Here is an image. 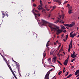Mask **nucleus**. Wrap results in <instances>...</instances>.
<instances>
[{"instance_id":"nucleus-3","label":"nucleus","mask_w":79,"mask_h":79,"mask_svg":"<svg viewBox=\"0 0 79 79\" xmlns=\"http://www.w3.org/2000/svg\"><path fill=\"white\" fill-rule=\"evenodd\" d=\"M73 40H71V41L70 43V44L69 45V49H68V52H70V50H71V48H72V47H73Z\"/></svg>"},{"instance_id":"nucleus-12","label":"nucleus","mask_w":79,"mask_h":79,"mask_svg":"<svg viewBox=\"0 0 79 79\" xmlns=\"http://www.w3.org/2000/svg\"><path fill=\"white\" fill-rule=\"evenodd\" d=\"M7 64L9 68V69H10V71L12 70V69H11V66H10V64H8V63Z\"/></svg>"},{"instance_id":"nucleus-45","label":"nucleus","mask_w":79,"mask_h":79,"mask_svg":"<svg viewBox=\"0 0 79 79\" xmlns=\"http://www.w3.org/2000/svg\"><path fill=\"white\" fill-rule=\"evenodd\" d=\"M51 14H49V15H48V18H49V17H50V16H51Z\"/></svg>"},{"instance_id":"nucleus-13","label":"nucleus","mask_w":79,"mask_h":79,"mask_svg":"<svg viewBox=\"0 0 79 79\" xmlns=\"http://www.w3.org/2000/svg\"><path fill=\"white\" fill-rule=\"evenodd\" d=\"M34 13V15H35V16H38L39 17V16H40V14H35V12H33Z\"/></svg>"},{"instance_id":"nucleus-38","label":"nucleus","mask_w":79,"mask_h":79,"mask_svg":"<svg viewBox=\"0 0 79 79\" xmlns=\"http://www.w3.org/2000/svg\"><path fill=\"white\" fill-rule=\"evenodd\" d=\"M48 61H51V59L50 58L48 59Z\"/></svg>"},{"instance_id":"nucleus-7","label":"nucleus","mask_w":79,"mask_h":79,"mask_svg":"<svg viewBox=\"0 0 79 79\" xmlns=\"http://www.w3.org/2000/svg\"><path fill=\"white\" fill-rule=\"evenodd\" d=\"M56 57H54L52 59V62H53L54 61V63H55L56 61Z\"/></svg>"},{"instance_id":"nucleus-51","label":"nucleus","mask_w":79,"mask_h":79,"mask_svg":"<svg viewBox=\"0 0 79 79\" xmlns=\"http://www.w3.org/2000/svg\"><path fill=\"white\" fill-rule=\"evenodd\" d=\"M14 76L15 77L16 79H18V78H17V77H16V76L15 75V76Z\"/></svg>"},{"instance_id":"nucleus-35","label":"nucleus","mask_w":79,"mask_h":79,"mask_svg":"<svg viewBox=\"0 0 79 79\" xmlns=\"http://www.w3.org/2000/svg\"><path fill=\"white\" fill-rule=\"evenodd\" d=\"M29 76V74L28 73H27L26 74V76H27V77Z\"/></svg>"},{"instance_id":"nucleus-18","label":"nucleus","mask_w":79,"mask_h":79,"mask_svg":"<svg viewBox=\"0 0 79 79\" xmlns=\"http://www.w3.org/2000/svg\"><path fill=\"white\" fill-rule=\"evenodd\" d=\"M61 29H65V28H64V26H63V25H61Z\"/></svg>"},{"instance_id":"nucleus-28","label":"nucleus","mask_w":79,"mask_h":79,"mask_svg":"<svg viewBox=\"0 0 79 79\" xmlns=\"http://www.w3.org/2000/svg\"><path fill=\"white\" fill-rule=\"evenodd\" d=\"M62 73V72L60 71L58 73V75H60V74H61V73Z\"/></svg>"},{"instance_id":"nucleus-4","label":"nucleus","mask_w":79,"mask_h":79,"mask_svg":"<svg viewBox=\"0 0 79 79\" xmlns=\"http://www.w3.org/2000/svg\"><path fill=\"white\" fill-rule=\"evenodd\" d=\"M50 75V73H47L45 77V79H48V76H49V75Z\"/></svg>"},{"instance_id":"nucleus-54","label":"nucleus","mask_w":79,"mask_h":79,"mask_svg":"<svg viewBox=\"0 0 79 79\" xmlns=\"http://www.w3.org/2000/svg\"><path fill=\"white\" fill-rule=\"evenodd\" d=\"M63 35H64V34H62L61 35L62 38L63 37Z\"/></svg>"},{"instance_id":"nucleus-46","label":"nucleus","mask_w":79,"mask_h":79,"mask_svg":"<svg viewBox=\"0 0 79 79\" xmlns=\"http://www.w3.org/2000/svg\"><path fill=\"white\" fill-rule=\"evenodd\" d=\"M42 1L41 0H40V4H41V3H42Z\"/></svg>"},{"instance_id":"nucleus-47","label":"nucleus","mask_w":79,"mask_h":79,"mask_svg":"<svg viewBox=\"0 0 79 79\" xmlns=\"http://www.w3.org/2000/svg\"><path fill=\"white\" fill-rule=\"evenodd\" d=\"M74 67L73 66H72V67L71 68V69H72V68H74Z\"/></svg>"},{"instance_id":"nucleus-11","label":"nucleus","mask_w":79,"mask_h":79,"mask_svg":"<svg viewBox=\"0 0 79 79\" xmlns=\"http://www.w3.org/2000/svg\"><path fill=\"white\" fill-rule=\"evenodd\" d=\"M67 6L68 7L69 9H72V7H71V6L69 4H67Z\"/></svg>"},{"instance_id":"nucleus-26","label":"nucleus","mask_w":79,"mask_h":79,"mask_svg":"<svg viewBox=\"0 0 79 79\" xmlns=\"http://www.w3.org/2000/svg\"><path fill=\"white\" fill-rule=\"evenodd\" d=\"M60 20H59V19H58V20H57L56 21V23H60Z\"/></svg>"},{"instance_id":"nucleus-41","label":"nucleus","mask_w":79,"mask_h":79,"mask_svg":"<svg viewBox=\"0 0 79 79\" xmlns=\"http://www.w3.org/2000/svg\"><path fill=\"white\" fill-rule=\"evenodd\" d=\"M56 8V6H54L53 7V9L54 10V9H55Z\"/></svg>"},{"instance_id":"nucleus-40","label":"nucleus","mask_w":79,"mask_h":79,"mask_svg":"<svg viewBox=\"0 0 79 79\" xmlns=\"http://www.w3.org/2000/svg\"><path fill=\"white\" fill-rule=\"evenodd\" d=\"M56 29H59V27L58 26H56Z\"/></svg>"},{"instance_id":"nucleus-36","label":"nucleus","mask_w":79,"mask_h":79,"mask_svg":"<svg viewBox=\"0 0 79 79\" xmlns=\"http://www.w3.org/2000/svg\"><path fill=\"white\" fill-rule=\"evenodd\" d=\"M44 11H46V10H45V9H43L42 11V13H43Z\"/></svg>"},{"instance_id":"nucleus-57","label":"nucleus","mask_w":79,"mask_h":79,"mask_svg":"<svg viewBox=\"0 0 79 79\" xmlns=\"http://www.w3.org/2000/svg\"><path fill=\"white\" fill-rule=\"evenodd\" d=\"M41 10H44V9L41 7Z\"/></svg>"},{"instance_id":"nucleus-37","label":"nucleus","mask_w":79,"mask_h":79,"mask_svg":"<svg viewBox=\"0 0 79 79\" xmlns=\"http://www.w3.org/2000/svg\"><path fill=\"white\" fill-rule=\"evenodd\" d=\"M33 6H35V7L37 6L36 5V4H35V3L33 4Z\"/></svg>"},{"instance_id":"nucleus-1","label":"nucleus","mask_w":79,"mask_h":79,"mask_svg":"<svg viewBox=\"0 0 79 79\" xmlns=\"http://www.w3.org/2000/svg\"><path fill=\"white\" fill-rule=\"evenodd\" d=\"M41 20H42V22L43 23V24H42V26H47V24H49V26L51 28V31H54V32H56V31H57L56 34L57 35H58L59 34H60V33H61V32L63 31V30H60V29H58L57 30L56 29V28L55 27H52V24L49 23L43 19H42Z\"/></svg>"},{"instance_id":"nucleus-43","label":"nucleus","mask_w":79,"mask_h":79,"mask_svg":"<svg viewBox=\"0 0 79 79\" xmlns=\"http://www.w3.org/2000/svg\"><path fill=\"white\" fill-rule=\"evenodd\" d=\"M69 57H68L65 60L67 61H68V60H69Z\"/></svg>"},{"instance_id":"nucleus-2","label":"nucleus","mask_w":79,"mask_h":79,"mask_svg":"<svg viewBox=\"0 0 79 79\" xmlns=\"http://www.w3.org/2000/svg\"><path fill=\"white\" fill-rule=\"evenodd\" d=\"M64 26H68V27H72L73 26L75 25V23L74 22H73L71 24H64Z\"/></svg>"},{"instance_id":"nucleus-22","label":"nucleus","mask_w":79,"mask_h":79,"mask_svg":"<svg viewBox=\"0 0 79 79\" xmlns=\"http://www.w3.org/2000/svg\"><path fill=\"white\" fill-rule=\"evenodd\" d=\"M45 56H46V53H45V52H44V54H43V56L44 58H45Z\"/></svg>"},{"instance_id":"nucleus-33","label":"nucleus","mask_w":79,"mask_h":79,"mask_svg":"<svg viewBox=\"0 0 79 79\" xmlns=\"http://www.w3.org/2000/svg\"><path fill=\"white\" fill-rule=\"evenodd\" d=\"M42 3H41V4H40V6H39V7H41L42 6Z\"/></svg>"},{"instance_id":"nucleus-64","label":"nucleus","mask_w":79,"mask_h":79,"mask_svg":"<svg viewBox=\"0 0 79 79\" xmlns=\"http://www.w3.org/2000/svg\"><path fill=\"white\" fill-rule=\"evenodd\" d=\"M73 61H74V60H72L71 61V62H73Z\"/></svg>"},{"instance_id":"nucleus-49","label":"nucleus","mask_w":79,"mask_h":79,"mask_svg":"<svg viewBox=\"0 0 79 79\" xmlns=\"http://www.w3.org/2000/svg\"><path fill=\"white\" fill-rule=\"evenodd\" d=\"M66 30L65 29L64 31H63V32H64V33H66Z\"/></svg>"},{"instance_id":"nucleus-9","label":"nucleus","mask_w":79,"mask_h":79,"mask_svg":"<svg viewBox=\"0 0 79 79\" xmlns=\"http://www.w3.org/2000/svg\"><path fill=\"white\" fill-rule=\"evenodd\" d=\"M72 9H69V14H71L72 13V10H71Z\"/></svg>"},{"instance_id":"nucleus-23","label":"nucleus","mask_w":79,"mask_h":79,"mask_svg":"<svg viewBox=\"0 0 79 79\" xmlns=\"http://www.w3.org/2000/svg\"><path fill=\"white\" fill-rule=\"evenodd\" d=\"M48 42H50V41H48V42L47 43V44H46V47H48Z\"/></svg>"},{"instance_id":"nucleus-63","label":"nucleus","mask_w":79,"mask_h":79,"mask_svg":"<svg viewBox=\"0 0 79 79\" xmlns=\"http://www.w3.org/2000/svg\"><path fill=\"white\" fill-rule=\"evenodd\" d=\"M79 76V74H78V75H77L76 76V77H78V76Z\"/></svg>"},{"instance_id":"nucleus-34","label":"nucleus","mask_w":79,"mask_h":79,"mask_svg":"<svg viewBox=\"0 0 79 79\" xmlns=\"http://www.w3.org/2000/svg\"><path fill=\"white\" fill-rule=\"evenodd\" d=\"M68 35H67L66 37V40H67V39H68Z\"/></svg>"},{"instance_id":"nucleus-42","label":"nucleus","mask_w":79,"mask_h":79,"mask_svg":"<svg viewBox=\"0 0 79 79\" xmlns=\"http://www.w3.org/2000/svg\"><path fill=\"white\" fill-rule=\"evenodd\" d=\"M35 12H36V13H39V11H38L37 10H35Z\"/></svg>"},{"instance_id":"nucleus-10","label":"nucleus","mask_w":79,"mask_h":79,"mask_svg":"<svg viewBox=\"0 0 79 79\" xmlns=\"http://www.w3.org/2000/svg\"><path fill=\"white\" fill-rule=\"evenodd\" d=\"M76 34L74 33L72 35H70V37H72V38H74V36H76Z\"/></svg>"},{"instance_id":"nucleus-32","label":"nucleus","mask_w":79,"mask_h":79,"mask_svg":"<svg viewBox=\"0 0 79 79\" xmlns=\"http://www.w3.org/2000/svg\"><path fill=\"white\" fill-rule=\"evenodd\" d=\"M60 23H64V22H63V20H61L60 22Z\"/></svg>"},{"instance_id":"nucleus-14","label":"nucleus","mask_w":79,"mask_h":79,"mask_svg":"<svg viewBox=\"0 0 79 79\" xmlns=\"http://www.w3.org/2000/svg\"><path fill=\"white\" fill-rule=\"evenodd\" d=\"M16 66H17V67H18V68H19V66H20V65H19V64L18 63H17L16 64Z\"/></svg>"},{"instance_id":"nucleus-25","label":"nucleus","mask_w":79,"mask_h":79,"mask_svg":"<svg viewBox=\"0 0 79 79\" xmlns=\"http://www.w3.org/2000/svg\"><path fill=\"white\" fill-rule=\"evenodd\" d=\"M76 57H77V56H76V55H74L73 56V57H72V58H76Z\"/></svg>"},{"instance_id":"nucleus-20","label":"nucleus","mask_w":79,"mask_h":79,"mask_svg":"<svg viewBox=\"0 0 79 79\" xmlns=\"http://www.w3.org/2000/svg\"><path fill=\"white\" fill-rule=\"evenodd\" d=\"M58 63H59V64H60V65H61V66H63V65L62 64H61V62H60L58 60H57Z\"/></svg>"},{"instance_id":"nucleus-29","label":"nucleus","mask_w":79,"mask_h":79,"mask_svg":"<svg viewBox=\"0 0 79 79\" xmlns=\"http://www.w3.org/2000/svg\"><path fill=\"white\" fill-rule=\"evenodd\" d=\"M68 1H66L64 2V3H63V5H64V4H65L66 3H68Z\"/></svg>"},{"instance_id":"nucleus-30","label":"nucleus","mask_w":79,"mask_h":79,"mask_svg":"<svg viewBox=\"0 0 79 79\" xmlns=\"http://www.w3.org/2000/svg\"><path fill=\"white\" fill-rule=\"evenodd\" d=\"M68 74H69V72L68 71L67 72V74L66 75H65V77H66V76H67V75H68Z\"/></svg>"},{"instance_id":"nucleus-5","label":"nucleus","mask_w":79,"mask_h":79,"mask_svg":"<svg viewBox=\"0 0 79 79\" xmlns=\"http://www.w3.org/2000/svg\"><path fill=\"white\" fill-rule=\"evenodd\" d=\"M1 55L2 56V57L3 58V59H4V60L5 61V62L6 63V64H7L8 63V62H7V60H6V58H5V57H4V56H3V55H2L1 54V53H0Z\"/></svg>"},{"instance_id":"nucleus-53","label":"nucleus","mask_w":79,"mask_h":79,"mask_svg":"<svg viewBox=\"0 0 79 79\" xmlns=\"http://www.w3.org/2000/svg\"><path fill=\"white\" fill-rule=\"evenodd\" d=\"M60 47H59V46L58 47V48L57 49L56 51H57V50H59V48H60Z\"/></svg>"},{"instance_id":"nucleus-59","label":"nucleus","mask_w":79,"mask_h":79,"mask_svg":"<svg viewBox=\"0 0 79 79\" xmlns=\"http://www.w3.org/2000/svg\"><path fill=\"white\" fill-rule=\"evenodd\" d=\"M57 37L58 39H59V38H60V36H59L58 35V36H57Z\"/></svg>"},{"instance_id":"nucleus-50","label":"nucleus","mask_w":79,"mask_h":79,"mask_svg":"<svg viewBox=\"0 0 79 79\" xmlns=\"http://www.w3.org/2000/svg\"><path fill=\"white\" fill-rule=\"evenodd\" d=\"M67 40H66V39H65H65H63V40L64 41V42H66V41Z\"/></svg>"},{"instance_id":"nucleus-56","label":"nucleus","mask_w":79,"mask_h":79,"mask_svg":"<svg viewBox=\"0 0 79 79\" xmlns=\"http://www.w3.org/2000/svg\"><path fill=\"white\" fill-rule=\"evenodd\" d=\"M61 52V49L59 51V53H60Z\"/></svg>"},{"instance_id":"nucleus-6","label":"nucleus","mask_w":79,"mask_h":79,"mask_svg":"<svg viewBox=\"0 0 79 79\" xmlns=\"http://www.w3.org/2000/svg\"><path fill=\"white\" fill-rule=\"evenodd\" d=\"M68 61H67V60H65L64 63V65L65 66H66L67 64H68Z\"/></svg>"},{"instance_id":"nucleus-15","label":"nucleus","mask_w":79,"mask_h":79,"mask_svg":"<svg viewBox=\"0 0 79 79\" xmlns=\"http://www.w3.org/2000/svg\"><path fill=\"white\" fill-rule=\"evenodd\" d=\"M58 18H57L58 19H59V20H61V15H60L58 16Z\"/></svg>"},{"instance_id":"nucleus-8","label":"nucleus","mask_w":79,"mask_h":79,"mask_svg":"<svg viewBox=\"0 0 79 79\" xmlns=\"http://www.w3.org/2000/svg\"><path fill=\"white\" fill-rule=\"evenodd\" d=\"M79 73V70H77L75 73V75H77Z\"/></svg>"},{"instance_id":"nucleus-60","label":"nucleus","mask_w":79,"mask_h":79,"mask_svg":"<svg viewBox=\"0 0 79 79\" xmlns=\"http://www.w3.org/2000/svg\"><path fill=\"white\" fill-rule=\"evenodd\" d=\"M54 44L55 45H56V43L54 42Z\"/></svg>"},{"instance_id":"nucleus-16","label":"nucleus","mask_w":79,"mask_h":79,"mask_svg":"<svg viewBox=\"0 0 79 79\" xmlns=\"http://www.w3.org/2000/svg\"><path fill=\"white\" fill-rule=\"evenodd\" d=\"M73 76V75L70 74V75H69V76H67V78H70V77H71V76Z\"/></svg>"},{"instance_id":"nucleus-39","label":"nucleus","mask_w":79,"mask_h":79,"mask_svg":"<svg viewBox=\"0 0 79 79\" xmlns=\"http://www.w3.org/2000/svg\"><path fill=\"white\" fill-rule=\"evenodd\" d=\"M37 8H38V10H41V8L40 7H39V8H38V7H37Z\"/></svg>"},{"instance_id":"nucleus-61","label":"nucleus","mask_w":79,"mask_h":79,"mask_svg":"<svg viewBox=\"0 0 79 79\" xmlns=\"http://www.w3.org/2000/svg\"><path fill=\"white\" fill-rule=\"evenodd\" d=\"M6 16H8V14H6Z\"/></svg>"},{"instance_id":"nucleus-44","label":"nucleus","mask_w":79,"mask_h":79,"mask_svg":"<svg viewBox=\"0 0 79 79\" xmlns=\"http://www.w3.org/2000/svg\"><path fill=\"white\" fill-rule=\"evenodd\" d=\"M73 31L72 32H71L70 33V35H73Z\"/></svg>"},{"instance_id":"nucleus-62","label":"nucleus","mask_w":79,"mask_h":79,"mask_svg":"<svg viewBox=\"0 0 79 79\" xmlns=\"http://www.w3.org/2000/svg\"><path fill=\"white\" fill-rule=\"evenodd\" d=\"M34 10H32V12L33 13H34Z\"/></svg>"},{"instance_id":"nucleus-17","label":"nucleus","mask_w":79,"mask_h":79,"mask_svg":"<svg viewBox=\"0 0 79 79\" xmlns=\"http://www.w3.org/2000/svg\"><path fill=\"white\" fill-rule=\"evenodd\" d=\"M75 55V52L73 51V54L71 55V57H73V56H74V55Z\"/></svg>"},{"instance_id":"nucleus-27","label":"nucleus","mask_w":79,"mask_h":79,"mask_svg":"<svg viewBox=\"0 0 79 79\" xmlns=\"http://www.w3.org/2000/svg\"><path fill=\"white\" fill-rule=\"evenodd\" d=\"M2 18H3L4 17H5V14H4V13H2Z\"/></svg>"},{"instance_id":"nucleus-31","label":"nucleus","mask_w":79,"mask_h":79,"mask_svg":"<svg viewBox=\"0 0 79 79\" xmlns=\"http://www.w3.org/2000/svg\"><path fill=\"white\" fill-rule=\"evenodd\" d=\"M58 1L60 2H57L58 3H59V5H60V4H61V1H59V0H58Z\"/></svg>"},{"instance_id":"nucleus-21","label":"nucleus","mask_w":79,"mask_h":79,"mask_svg":"<svg viewBox=\"0 0 79 79\" xmlns=\"http://www.w3.org/2000/svg\"><path fill=\"white\" fill-rule=\"evenodd\" d=\"M10 71H11V72L12 73L13 75L14 76H15V73L13 72V70H10Z\"/></svg>"},{"instance_id":"nucleus-48","label":"nucleus","mask_w":79,"mask_h":79,"mask_svg":"<svg viewBox=\"0 0 79 79\" xmlns=\"http://www.w3.org/2000/svg\"><path fill=\"white\" fill-rule=\"evenodd\" d=\"M53 70V69H52L50 70H49V71H52Z\"/></svg>"},{"instance_id":"nucleus-58","label":"nucleus","mask_w":79,"mask_h":79,"mask_svg":"<svg viewBox=\"0 0 79 79\" xmlns=\"http://www.w3.org/2000/svg\"><path fill=\"white\" fill-rule=\"evenodd\" d=\"M56 43H59V42L57 40V41H56Z\"/></svg>"},{"instance_id":"nucleus-55","label":"nucleus","mask_w":79,"mask_h":79,"mask_svg":"<svg viewBox=\"0 0 79 79\" xmlns=\"http://www.w3.org/2000/svg\"><path fill=\"white\" fill-rule=\"evenodd\" d=\"M65 71H64V70H63V73H64Z\"/></svg>"},{"instance_id":"nucleus-24","label":"nucleus","mask_w":79,"mask_h":79,"mask_svg":"<svg viewBox=\"0 0 79 79\" xmlns=\"http://www.w3.org/2000/svg\"><path fill=\"white\" fill-rule=\"evenodd\" d=\"M61 16L62 17V19H64V15L63 14Z\"/></svg>"},{"instance_id":"nucleus-52","label":"nucleus","mask_w":79,"mask_h":79,"mask_svg":"<svg viewBox=\"0 0 79 79\" xmlns=\"http://www.w3.org/2000/svg\"><path fill=\"white\" fill-rule=\"evenodd\" d=\"M36 37L37 38V39H40V37H39V36Z\"/></svg>"},{"instance_id":"nucleus-19","label":"nucleus","mask_w":79,"mask_h":79,"mask_svg":"<svg viewBox=\"0 0 79 79\" xmlns=\"http://www.w3.org/2000/svg\"><path fill=\"white\" fill-rule=\"evenodd\" d=\"M54 51H51L50 53V54L51 55H52L53 54V52H54Z\"/></svg>"}]
</instances>
